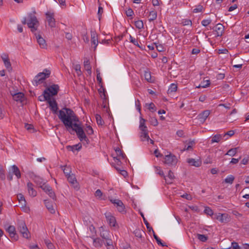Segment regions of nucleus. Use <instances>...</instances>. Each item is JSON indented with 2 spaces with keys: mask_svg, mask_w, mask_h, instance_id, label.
Instances as JSON below:
<instances>
[{
  "mask_svg": "<svg viewBox=\"0 0 249 249\" xmlns=\"http://www.w3.org/2000/svg\"><path fill=\"white\" fill-rule=\"evenodd\" d=\"M58 113V118L63 123L67 129L71 134H73L77 128L82 127L76 123L79 121V119L74 111L71 108L65 107L62 109L60 110Z\"/></svg>",
  "mask_w": 249,
  "mask_h": 249,
  "instance_id": "nucleus-1",
  "label": "nucleus"
},
{
  "mask_svg": "<svg viewBox=\"0 0 249 249\" xmlns=\"http://www.w3.org/2000/svg\"><path fill=\"white\" fill-rule=\"evenodd\" d=\"M28 17L29 18V20L27 21L26 18H24L22 20V23L23 24H27L28 27L31 29V31L32 32H34L37 30V27L39 26V22L36 17L33 13H29Z\"/></svg>",
  "mask_w": 249,
  "mask_h": 249,
  "instance_id": "nucleus-2",
  "label": "nucleus"
},
{
  "mask_svg": "<svg viewBox=\"0 0 249 249\" xmlns=\"http://www.w3.org/2000/svg\"><path fill=\"white\" fill-rule=\"evenodd\" d=\"M17 229L21 233L23 237L26 239L30 238V232L26 226L25 222L23 220H18Z\"/></svg>",
  "mask_w": 249,
  "mask_h": 249,
  "instance_id": "nucleus-3",
  "label": "nucleus"
},
{
  "mask_svg": "<svg viewBox=\"0 0 249 249\" xmlns=\"http://www.w3.org/2000/svg\"><path fill=\"white\" fill-rule=\"evenodd\" d=\"M51 71L49 70L45 69L42 72H39L36 75L34 79V81L36 83V86L42 83L43 81L47 78L50 77Z\"/></svg>",
  "mask_w": 249,
  "mask_h": 249,
  "instance_id": "nucleus-4",
  "label": "nucleus"
},
{
  "mask_svg": "<svg viewBox=\"0 0 249 249\" xmlns=\"http://www.w3.org/2000/svg\"><path fill=\"white\" fill-rule=\"evenodd\" d=\"M13 97V99L17 102L19 103L21 106H23L26 100V97L24 94L21 92H18L16 93H11Z\"/></svg>",
  "mask_w": 249,
  "mask_h": 249,
  "instance_id": "nucleus-5",
  "label": "nucleus"
},
{
  "mask_svg": "<svg viewBox=\"0 0 249 249\" xmlns=\"http://www.w3.org/2000/svg\"><path fill=\"white\" fill-rule=\"evenodd\" d=\"M59 90V87L58 85L53 84L47 87L44 91H46L47 93H49L50 98H51V96L57 95Z\"/></svg>",
  "mask_w": 249,
  "mask_h": 249,
  "instance_id": "nucleus-6",
  "label": "nucleus"
},
{
  "mask_svg": "<svg viewBox=\"0 0 249 249\" xmlns=\"http://www.w3.org/2000/svg\"><path fill=\"white\" fill-rule=\"evenodd\" d=\"M46 19L49 26L51 28L55 27V20L54 18V13L48 12L46 13Z\"/></svg>",
  "mask_w": 249,
  "mask_h": 249,
  "instance_id": "nucleus-7",
  "label": "nucleus"
},
{
  "mask_svg": "<svg viewBox=\"0 0 249 249\" xmlns=\"http://www.w3.org/2000/svg\"><path fill=\"white\" fill-rule=\"evenodd\" d=\"M164 159L165 163L169 165H175L178 161L176 157L171 154L165 156Z\"/></svg>",
  "mask_w": 249,
  "mask_h": 249,
  "instance_id": "nucleus-8",
  "label": "nucleus"
},
{
  "mask_svg": "<svg viewBox=\"0 0 249 249\" xmlns=\"http://www.w3.org/2000/svg\"><path fill=\"white\" fill-rule=\"evenodd\" d=\"M49 105V107H50V109L54 114L57 113V110L58 109L57 104L56 101L54 99H53L52 100L50 98L48 101L47 102Z\"/></svg>",
  "mask_w": 249,
  "mask_h": 249,
  "instance_id": "nucleus-9",
  "label": "nucleus"
},
{
  "mask_svg": "<svg viewBox=\"0 0 249 249\" xmlns=\"http://www.w3.org/2000/svg\"><path fill=\"white\" fill-rule=\"evenodd\" d=\"M105 216L110 226L115 227L116 224L115 217L112 215L110 213H106Z\"/></svg>",
  "mask_w": 249,
  "mask_h": 249,
  "instance_id": "nucleus-10",
  "label": "nucleus"
},
{
  "mask_svg": "<svg viewBox=\"0 0 249 249\" xmlns=\"http://www.w3.org/2000/svg\"><path fill=\"white\" fill-rule=\"evenodd\" d=\"M91 43L92 45H94V51H95L96 47L98 44V40L97 37V34L95 31L91 30Z\"/></svg>",
  "mask_w": 249,
  "mask_h": 249,
  "instance_id": "nucleus-11",
  "label": "nucleus"
},
{
  "mask_svg": "<svg viewBox=\"0 0 249 249\" xmlns=\"http://www.w3.org/2000/svg\"><path fill=\"white\" fill-rule=\"evenodd\" d=\"M75 132L80 141H85L87 142L88 141V139L86 136V134L82 127L80 128H77L76 130H75Z\"/></svg>",
  "mask_w": 249,
  "mask_h": 249,
  "instance_id": "nucleus-12",
  "label": "nucleus"
},
{
  "mask_svg": "<svg viewBox=\"0 0 249 249\" xmlns=\"http://www.w3.org/2000/svg\"><path fill=\"white\" fill-rule=\"evenodd\" d=\"M36 37L40 48L46 49L47 45L45 40L39 34H35Z\"/></svg>",
  "mask_w": 249,
  "mask_h": 249,
  "instance_id": "nucleus-13",
  "label": "nucleus"
},
{
  "mask_svg": "<svg viewBox=\"0 0 249 249\" xmlns=\"http://www.w3.org/2000/svg\"><path fill=\"white\" fill-rule=\"evenodd\" d=\"M216 218L221 223H227L230 220V217L227 213H219Z\"/></svg>",
  "mask_w": 249,
  "mask_h": 249,
  "instance_id": "nucleus-14",
  "label": "nucleus"
},
{
  "mask_svg": "<svg viewBox=\"0 0 249 249\" xmlns=\"http://www.w3.org/2000/svg\"><path fill=\"white\" fill-rule=\"evenodd\" d=\"M1 58L3 61L5 67L9 71L12 70L11 64L10 62L8 56L6 54H3L1 55Z\"/></svg>",
  "mask_w": 249,
  "mask_h": 249,
  "instance_id": "nucleus-15",
  "label": "nucleus"
},
{
  "mask_svg": "<svg viewBox=\"0 0 249 249\" xmlns=\"http://www.w3.org/2000/svg\"><path fill=\"white\" fill-rule=\"evenodd\" d=\"M210 111L209 110H206L200 113L198 115V118L202 123H204L207 117L209 116Z\"/></svg>",
  "mask_w": 249,
  "mask_h": 249,
  "instance_id": "nucleus-16",
  "label": "nucleus"
},
{
  "mask_svg": "<svg viewBox=\"0 0 249 249\" xmlns=\"http://www.w3.org/2000/svg\"><path fill=\"white\" fill-rule=\"evenodd\" d=\"M145 122L146 120L143 118L140 119L139 128L141 130V134L148 133L147 127L145 124Z\"/></svg>",
  "mask_w": 249,
  "mask_h": 249,
  "instance_id": "nucleus-17",
  "label": "nucleus"
},
{
  "mask_svg": "<svg viewBox=\"0 0 249 249\" xmlns=\"http://www.w3.org/2000/svg\"><path fill=\"white\" fill-rule=\"evenodd\" d=\"M225 27L221 23H218L215 26V31L217 36H221L224 31Z\"/></svg>",
  "mask_w": 249,
  "mask_h": 249,
  "instance_id": "nucleus-18",
  "label": "nucleus"
},
{
  "mask_svg": "<svg viewBox=\"0 0 249 249\" xmlns=\"http://www.w3.org/2000/svg\"><path fill=\"white\" fill-rule=\"evenodd\" d=\"M187 162L191 166L196 167H199L201 165V161L199 160H196L194 159H188Z\"/></svg>",
  "mask_w": 249,
  "mask_h": 249,
  "instance_id": "nucleus-19",
  "label": "nucleus"
},
{
  "mask_svg": "<svg viewBox=\"0 0 249 249\" xmlns=\"http://www.w3.org/2000/svg\"><path fill=\"white\" fill-rule=\"evenodd\" d=\"M103 243L104 241L99 237L93 238V245L95 248H101Z\"/></svg>",
  "mask_w": 249,
  "mask_h": 249,
  "instance_id": "nucleus-20",
  "label": "nucleus"
},
{
  "mask_svg": "<svg viewBox=\"0 0 249 249\" xmlns=\"http://www.w3.org/2000/svg\"><path fill=\"white\" fill-rule=\"evenodd\" d=\"M100 236L103 239V240L105 241L106 240L111 237L113 235L108 231H104L103 230L102 231H100Z\"/></svg>",
  "mask_w": 249,
  "mask_h": 249,
  "instance_id": "nucleus-21",
  "label": "nucleus"
},
{
  "mask_svg": "<svg viewBox=\"0 0 249 249\" xmlns=\"http://www.w3.org/2000/svg\"><path fill=\"white\" fill-rule=\"evenodd\" d=\"M33 184L32 183L29 182L27 183V188L28 190L29 193V195L32 196H36L37 192L36 190L33 188Z\"/></svg>",
  "mask_w": 249,
  "mask_h": 249,
  "instance_id": "nucleus-22",
  "label": "nucleus"
},
{
  "mask_svg": "<svg viewBox=\"0 0 249 249\" xmlns=\"http://www.w3.org/2000/svg\"><path fill=\"white\" fill-rule=\"evenodd\" d=\"M44 203L48 211L51 213H54L55 210L52 203L48 200H44Z\"/></svg>",
  "mask_w": 249,
  "mask_h": 249,
  "instance_id": "nucleus-23",
  "label": "nucleus"
},
{
  "mask_svg": "<svg viewBox=\"0 0 249 249\" xmlns=\"http://www.w3.org/2000/svg\"><path fill=\"white\" fill-rule=\"evenodd\" d=\"M81 148L82 145L81 143H78L77 144L73 145L72 146L68 145L66 147L67 150L73 152H74L75 150L79 151Z\"/></svg>",
  "mask_w": 249,
  "mask_h": 249,
  "instance_id": "nucleus-24",
  "label": "nucleus"
},
{
  "mask_svg": "<svg viewBox=\"0 0 249 249\" xmlns=\"http://www.w3.org/2000/svg\"><path fill=\"white\" fill-rule=\"evenodd\" d=\"M33 179L36 183L37 185L39 186V187H40V185L43 184V183H45L43 178L36 175H34V177H33Z\"/></svg>",
  "mask_w": 249,
  "mask_h": 249,
  "instance_id": "nucleus-25",
  "label": "nucleus"
},
{
  "mask_svg": "<svg viewBox=\"0 0 249 249\" xmlns=\"http://www.w3.org/2000/svg\"><path fill=\"white\" fill-rule=\"evenodd\" d=\"M49 99H50V94L46 91H43L42 95L38 97V100L40 101H47L48 102Z\"/></svg>",
  "mask_w": 249,
  "mask_h": 249,
  "instance_id": "nucleus-26",
  "label": "nucleus"
},
{
  "mask_svg": "<svg viewBox=\"0 0 249 249\" xmlns=\"http://www.w3.org/2000/svg\"><path fill=\"white\" fill-rule=\"evenodd\" d=\"M12 170L13 174H14L18 178H19L21 177V174L18 168L15 165L12 166Z\"/></svg>",
  "mask_w": 249,
  "mask_h": 249,
  "instance_id": "nucleus-27",
  "label": "nucleus"
},
{
  "mask_svg": "<svg viewBox=\"0 0 249 249\" xmlns=\"http://www.w3.org/2000/svg\"><path fill=\"white\" fill-rule=\"evenodd\" d=\"M134 234H135V236L138 238H142V234H144L145 232L142 230H140L139 229H136L134 232Z\"/></svg>",
  "mask_w": 249,
  "mask_h": 249,
  "instance_id": "nucleus-28",
  "label": "nucleus"
},
{
  "mask_svg": "<svg viewBox=\"0 0 249 249\" xmlns=\"http://www.w3.org/2000/svg\"><path fill=\"white\" fill-rule=\"evenodd\" d=\"M68 180L71 184L74 185L77 183V181L75 178V176L73 174L69 175L67 177Z\"/></svg>",
  "mask_w": 249,
  "mask_h": 249,
  "instance_id": "nucleus-29",
  "label": "nucleus"
},
{
  "mask_svg": "<svg viewBox=\"0 0 249 249\" xmlns=\"http://www.w3.org/2000/svg\"><path fill=\"white\" fill-rule=\"evenodd\" d=\"M157 173L160 175V176L161 177H163L164 178V179H165V182L167 184H171L172 183V182L171 181H170L169 180H168L166 178V177L164 176V173H163V171H162L161 169H160V167H157Z\"/></svg>",
  "mask_w": 249,
  "mask_h": 249,
  "instance_id": "nucleus-30",
  "label": "nucleus"
},
{
  "mask_svg": "<svg viewBox=\"0 0 249 249\" xmlns=\"http://www.w3.org/2000/svg\"><path fill=\"white\" fill-rule=\"evenodd\" d=\"M210 85V81L209 80H204L203 82H202L200 84H199V85L197 87V88H206L208 87L209 86V85Z\"/></svg>",
  "mask_w": 249,
  "mask_h": 249,
  "instance_id": "nucleus-31",
  "label": "nucleus"
},
{
  "mask_svg": "<svg viewBox=\"0 0 249 249\" xmlns=\"http://www.w3.org/2000/svg\"><path fill=\"white\" fill-rule=\"evenodd\" d=\"M84 65L86 71H87L89 73H91V67L90 65L89 61V60H85L84 62Z\"/></svg>",
  "mask_w": 249,
  "mask_h": 249,
  "instance_id": "nucleus-32",
  "label": "nucleus"
},
{
  "mask_svg": "<svg viewBox=\"0 0 249 249\" xmlns=\"http://www.w3.org/2000/svg\"><path fill=\"white\" fill-rule=\"evenodd\" d=\"M40 188L46 193L51 191L52 188L46 183L40 185Z\"/></svg>",
  "mask_w": 249,
  "mask_h": 249,
  "instance_id": "nucleus-33",
  "label": "nucleus"
},
{
  "mask_svg": "<svg viewBox=\"0 0 249 249\" xmlns=\"http://www.w3.org/2000/svg\"><path fill=\"white\" fill-rule=\"evenodd\" d=\"M222 138V136L220 134H216L213 136L211 140V142H220Z\"/></svg>",
  "mask_w": 249,
  "mask_h": 249,
  "instance_id": "nucleus-34",
  "label": "nucleus"
},
{
  "mask_svg": "<svg viewBox=\"0 0 249 249\" xmlns=\"http://www.w3.org/2000/svg\"><path fill=\"white\" fill-rule=\"evenodd\" d=\"M141 215H142V216L143 218L144 223L145 224L148 231L150 232L151 231H152V232H153L154 230H153L152 228L150 226L149 223L147 221V220L145 218V217H144L143 214L142 213H141Z\"/></svg>",
  "mask_w": 249,
  "mask_h": 249,
  "instance_id": "nucleus-35",
  "label": "nucleus"
},
{
  "mask_svg": "<svg viewBox=\"0 0 249 249\" xmlns=\"http://www.w3.org/2000/svg\"><path fill=\"white\" fill-rule=\"evenodd\" d=\"M149 16L150 18L149 19L150 21H153L157 18V13L155 11H151L150 12Z\"/></svg>",
  "mask_w": 249,
  "mask_h": 249,
  "instance_id": "nucleus-36",
  "label": "nucleus"
},
{
  "mask_svg": "<svg viewBox=\"0 0 249 249\" xmlns=\"http://www.w3.org/2000/svg\"><path fill=\"white\" fill-rule=\"evenodd\" d=\"M95 118H96L97 124L98 125H103L104 124V122L102 120V117H101L100 115L96 114L95 115Z\"/></svg>",
  "mask_w": 249,
  "mask_h": 249,
  "instance_id": "nucleus-37",
  "label": "nucleus"
},
{
  "mask_svg": "<svg viewBox=\"0 0 249 249\" xmlns=\"http://www.w3.org/2000/svg\"><path fill=\"white\" fill-rule=\"evenodd\" d=\"M144 76L145 80L149 82H152L151 72L149 71H145Z\"/></svg>",
  "mask_w": 249,
  "mask_h": 249,
  "instance_id": "nucleus-38",
  "label": "nucleus"
},
{
  "mask_svg": "<svg viewBox=\"0 0 249 249\" xmlns=\"http://www.w3.org/2000/svg\"><path fill=\"white\" fill-rule=\"evenodd\" d=\"M44 242L49 249H55L53 244L49 239H44Z\"/></svg>",
  "mask_w": 249,
  "mask_h": 249,
  "instance_id": "nucleus-39",
  "label": "nucleus"
},
{
  "mask_svg": "<svg viewBox=\"0 0 249 249\" xmlns=\"http://www.w3.org/2000/svg\"><path fill=\"white\" fill-rule=\"evenodd\" d=\"M178 89L177 85L175 84H172L168 90V93L174 92L177 91Z\"/></svg>",
  "mask_w": 249,
  "mask_h": 249,
  "instance_id": "nucleus-40",
  "label": "nucleus"
},
{
  "mask_svg": "<svg viewBox=\"0 0 249 249\" xmlns=\"http://www.w3.org/2000/svg\"><path fill=\"white\" fill-rule=\"evenodd\" d=\"M234 177L232 175H230L227 177L224 180V181L227 183L232 184L234 181Z\"/></svg>",
  "mask_w": 249,
  "mask_h": 249,
  "instance_id": "nucleus-41",
  "label": "nucleus"
},
{
  "mask_svg": "<svg viewBox=\"0 0 249 249\" xmlns=\"http://www.w3.org/2000/svg\"><path fill=\"white\" fill-rule=\"evenodd\" d=\"M115 151L118 157H121L123 159H124L125 155L123 153V151L119 148L117 147L115 149Z\"/></svg>",
  "mask_w": 249,
  "mask_h": 249,
  "instance_id": "nucleus-42",
  "label": "nucleus"
},
{
  "mask_svg": "<svg viewBox=\"0 0 249 249\" xmlns=\"http://www.w3.org/2000/svg\"><path fill=\"white\" fill-rule=\"evenodd\" d=\"M18 197V200L19 201V202L22 205H25V203H26V201L25 200V198L23 196V195H22V194H19L17 196Z\"/></svg>",
  "mask_w": 249,
  "mask_h": 249,
  "instance_id": "nucleus-43",
  "label": "nucleus"
},
{
  "mask_svg": "<svg viewBox=\"0 0 249 249\" xmlns=\"http://www.w3.org/2000/svg\"><path fill=\"white\" fill-rule=\"evenodd\" d=\"M135 25L136 26V28L139 29H141L143 28V22L141 20L136 21L135 22Z\"/></svg>",
  "mask_w": 249,
  "mask_h": 249,
  "instance_id": "nucleus-44",
  "label": "nucleus"
},
{
  "mask_svg": "<svg viewBox=\"0 0 249 249\" xmlns=\"http://www.w3.org/2000/svg\"><path fill=\"white\" fill-rule=\"evenodd\" d=\"M197 238L202 242H206L208 240V237L204 234H197Z\"/></svg>",
  "mask_w": 249,
  "mask_h": 249,
  "instance_id": "nucleus-45",
  "label": "nucleus"
},
{
  "mask_svg": "<svg viewBox=\"0 0 249 249\" xmlns=\"http://www.w3.org/2000/svg\"><path fill=\"white\" fill-rule=\"evenodd\" d=\"M148 133H144L141 134L140 137L141 138L142 141H149V140L150 139V138L148 135Z\"/></svg>",
  "mask_w": 249,
  "mask_h": 249,
  "instance_id": "nucleus-46",
  "label": "nucleus"
},
{
  "mask_svg": "<svg viewBox=\"0 0 249 249\" xmlns=\"http://www.w3.org/2000/svg\"><path fill=\"white\" fill-rule=\"evenodd\" d=\"M236 154V149L231 148L228 150L227 153L226 154V155H229L230 156H234Z\"/></svg>",
  "mask_w": 249,
  "mask_h": 249,
  "instance_id": "nucleus-47",
  "label": "nucleus"
},
{
  "mask_svg": "<svg viewBox=\"0 0 249 249\" xmlns=\"http://www.w3.org/2000/svg\"><path fill=\"white\" fill-rule=\"evenodd\" d=\"M25 128L30 131V132H34V128L33 125L31 124H25Z\"/></svg>",
  "mask_w": 249,
  "mask_h": 249,
  "instance_id": "nucleus-48",
  "label": "nucleus"
},
{
  "mask_svg": "<svg viewBox=\"0 0 249 249\" xmlns=\"http://www.w3.org/2000/svg\"><path fill=\"white\" fill-rule=\"evenodd\" d=\"M9 236L13 241H16L18 239V235L16 233V231L11 234H9Z\"/></svg>",
  "mask_w": 249,
  "mask_h": 249,
  "instance_id": "nucleus-49",
  "label": "nucleus"
},
{
  "mask_svg": "<svg viewBox=\"0 0 249 249\" xmlns=\"http://www.w3.org/2000/svg\"><path fill=\"white\" fill-rule=\"evenodd\" d=\"M153 232L154 237L155 239V240H156L158 244L160 245L162 247L165 246V245L161 242L160 238L155 234L154 231Z\"/></svg>",
  "mask_w": 249,
  "mask_h": 249,
  "instance_id": "nucleus-50",
  "label": "nucleus"
},
{
  "mask_svg": "<svg viewBox=\"0 0 249 249\" xmlns=\"http://www.w3.org/2000/svg\"><path fill=\"white\" fill-rule=\"evenodd\" d=\"M154 44L156 46L157 50L160 52H162L164 51V47L161 45L157 43H154Z\"/></svg>",
  "mask_w": 249,
  "mask_h": 249,
  "instance_id": "nucleus-51",
  "label": "nucleus"
},
{
  "mask_svg": "<svg viewBox=\"0 0 249 249\" xmlns=\"http://www.w3.org/2000/svg\"><path fill=\"white\" fill-rule=\"evenodd\" d=\"M62 168L63 170L64 173L65 174L66 177H67L69 175H71L70 174L71 170H70V167L65 166H63L62 167Z\"/></svg>",
  "mask_w": 249,
  "mask_h": 249,
  "instance_id": "nucleus-52",
  "label": "nucleus"
},
{
  "mask_svg": "<svg viewBox=\"0 0 249 249\" xmlns=\"http://www.w3.org/2000/svg\"><path fill=\"white\" fill-rule=\"evenodd\" d=\"M74 69L78 76H80L82 74L81 71V66L79 64H76L74 66Z\"/></svg>",
  "mask_w": 249,
  "mask_h": 249,
  "instance_id": "nucleus-53",
  "label": "nucleus"
},
{
  "mask_svg": "<svg viewBox=\"0 0 249 249\" xmlns=\"http://www.w3.org/2000/svg\"><path fill=\"white\" fill-rule=\"evenodd\" d=\"M111 201L113 204H114L116 206V207L121 206V205H123V202L119 199L111 200Z\"/></svg>",
  "mask_w": 249,
  "mask_h": 249,
  "instance_id": "nucleus-54",
  "label": "nucleus"
},
{
  "mask_svg": "<svg viewBox=\"0 0 249 249\" xmlns=\"http://www.w3.org/2000/svg\"><path fill=\"white\" fill-rule=\"evenodd\" d=\"M111 201L113 204H114L116 206V207L121 206V205H123V202L119 199L111 200Z\"/></svg>",
  "mask_w": 249,
  "mask_h": 249,
  "instance_id": "nucleus-55",
  "label": "nucleus"
},
{
  "mask_svg": "<svg viewBox=\"0 0 249 249\" xmlns=\"http://www.w3.org/2000/svg\"><path fill=\"white\" fill-rule=\"evenodd\" d=\"M0 178L1 180H3L5 179V175L4 171L2 168V166L0 164Z\"/></svg>",
  "mask_w": 249,
  "mask_h": 249,
  "instance_id": "nucleus-56",
  "label": "nucleus"
},
{
  "mask_svg": "<svg viewBox=\"0 0 249 249\" xmlns=\"http://www.w3.org/2000/svg\"><path fill=\"white\" fill-rule=\"evenodd\" d=\"M97 80L98 82L99 85L100 86H101V88H102V78L100 76V73L99 71L97 70Z\"/></svg>",
  "mask_w": 249,
  "mask_h": 249,
  "instance_id": "nucleus-57",
  "label": "nucleus"
},
{
  "mask_svg": "<svg viewBox=\"0 0 249 249\" xmlns=\"http://www.w3.org/2000/svg\"><path fill=\"white\" fill-rule=\"evenodd\" d=\"M6 230L9 233V234H11L13 232L16 231V229L14 226H9Z\"/></svg>",
  "mask_w": 249,
  "mask_h": 249,
  "instance_id": "nucleus-58",
  "label": "nucleus"
},
{
  "mask_svg": "<svg viewBox=\"0 0 249 249\" xmlns=\"http://www.w3.org/2000/svg\"><path fill=\"white\" fill-rule=\"evenodd\" d=\"M150 124L153 126H157L158 124V122L156 118L152 117L150 120Z\"/></svg>",
  "mask_w": 249,
  "mask_h": 249,
  "instance_id": "nucleus-59",
  "label": "nucleus"
},
{
  "mask_svg": "<svg viewBox=\"0 0 249 249\" xmlns=\"http://www.w3.org/2000/svg\"><path fill=\"white\" fill-rule=\"evenodd\" d=\"M125 14L127 17L132 18L134 15V12L131 8H129L125 11Z\"/></svg>",
  "mask_w": 249,
  "mask_h": 249,
  "instance_id": "nucleus-60",
  "label": "nucleus"
},
{
  "mask_svg": "<svg viewBox=\"0 0 249 249\" xmlns=\"http://www.w3.org/2000/svg\"><path fill=\"white\" fill-rule=\"evenodd\" d=\"M212 22V20L210 19H203L201 21V24L203 26L206 27L209 25Z\"/></svg>",
  "mask_w": 249,
  "mask_h": 249,
  "instance_id": "nucleus-61",
  "label": "nucleus"
},
{
  "mask_svg": "<svg viewBox=\"0 0 249 249\" xmlns=\"http://www.w3.org/2000/svg\"><path fill=\"white\" fill-rule=\"evenodd\" d=\"M204 212L208 215H212L213 214V210L209 207H206L204 210Z\"/></svg>",
  "mask_w": 249,
  "mask_h": 249,
  "instance_id": "nucleus-62",
  "label": "nucleus"
},
{
  "mask_svg": "<svg viewBox=\"0 0 249 249\" xmlns=\"http://www.w3.org/2000/svg\"><path fill=\"white\" fill-rule=\"evenodd\" d=\"M118 211L122 213H125V207L124 204L123 203V205H121V206H119V207H117Z\"/></svg>",
  "mask_w": 249,
  "mask_h": 249,
  "instance_id": "nucleus-63",
  "label": "nucleus"
},
{
  "mask_svg": "<svg viewBox=\"0 0 249 249\" xmlns=\"http://www.w3.org/2000/svg\"><path fill=\"white\" fill-rule=\"evenodd\" d=\"M232 249H241V248L238 245L237 242H233L231 243Z\"/></svg>",
  "mask_w": 249,
  "mask_h": 249,
  "instance_id": "nucleus-64",
  "label": "nucleus"
}]
</instances>
